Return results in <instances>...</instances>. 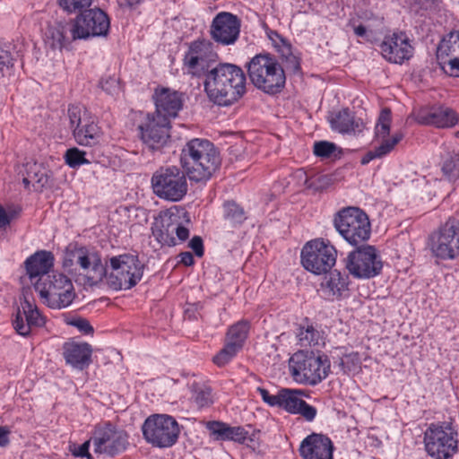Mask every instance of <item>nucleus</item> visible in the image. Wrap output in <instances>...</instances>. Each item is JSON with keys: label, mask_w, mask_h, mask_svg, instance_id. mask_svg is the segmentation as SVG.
I'll return each mask as SVG.
<instances>
[{"label": "nucleus", "mask_w": 459, "mask_h": 459, "mask_svg": "<svg viewBox=\"0 0 459 459\" xmlns=\"http://www.w3.org/2000/svg\"><path fill=\"white\" fill-rule=\"evenodd\" d=\"M210 101L221 107L238 102L247 91V78L242 68L231 63H218L204 80Z\"/></svg>", "instance_id": "obj_1"}, {"label": "nucleus", "mask_w": 459, "mask_h": 459, "mask_svg": "<svg viewBox=\"0 0 459 459\" xmlns=\"http://www.w3.org/2000/svg\"><path fill=\"white\" fill-rule=\"evenodd\" d=\"M179 160L188 178L195 182L209 180L221 164L219 150L211 141L201 138L188 141Z\"/></svg>", "instance_id": "obj_2"}, {"label": "nucleus", "mask_w": 459, "mask_h": 459, "mask_svg": "<svg viewBox=\"0 0 459 459\" xmlns=\"http://www.w3.org/2000/svg\"><path fill=\"white\" fill-rule=\"evenodd\" d=\"M252 83L264 93L274 95L282 91L286 82L284 69L269 55H256L247 65Z\"/></svg>", "instance_id": "obj_3"}, {"label": "nucleus", "mask_w": 459, "mask_h": 459, "mask_svg": "<svg viewBox=\"0 0 459 459\" xmlns=\"http://www.w3.org/2000/svg\"><path fill=\"white\" fill-rule=\"evenodd\" d=\"M330 360L325 354L299 351L289 360L290 373L299 384L316 385L330 372Z\"/></svg>", "instance_id": "obj_4"}, {"label": "nucleus", "mask_w": 459, "mask_h": 459, "mask_svg": "<svg viewBox=\"0 0 459 459\" xmlns=\"http://www.w3.org/2000/svg\"><path fill=\"white\" fill-rule=\"evenodd\" d=\"M333 222L338 233L351 246H360L370 238L369 218L359 207L348 206L341 209L334 214Z\"/></svg>", "instance_id": "obj_5"}, {"label": "nucleus", "mask_w": 459, "mask_h": 459, "mask_svg": "<svg viewBox=\"0 0 459 459\" xmlns=\"http://www.w3.org/2000/svg\"><path fill=\"white\" fill-rule=\"evenodd\" d=\"M34 287L43 302L53 309L68 307L76 297L72 281L60 273L39 278Z\"/></svg>", "instance_id": "obj_6"}, {"label": "nucleus", "mask_w": 459, "mask_h": 459, "mask_svg": "<svg viewBox=\"0 0 459 459\" xmlns=\"http://www.w3.org/2000/svg\"><path fill=\"white\" fill-rule=\"evenodd\" d=\"M186 169L178 166H163L152 175L151 182L153 193L160 199L179 202L188 191Z\"/></svg>", "instance_id": "obj_7"}, {"label": "nucleus", "mask_w": 459, "mask_h": 459, "mask_svg": "<svg viewBox=\"0 0 459 459\" xmlns=\"http://www.w3.org/2000/svg\"><path fill=\"white\" fill-rule=\"evenodd\" d=\"M108 283L113 290H130L143 278L144 264L138 255L123 254L110 258Z\"/></svg>", "instance_id": "obj_8"}, {"label": "nucleus", "mask_w": 459, "mask_h": 459, "mask_svg": "<svg viewBox=\"0 0 459 459\" xmlns=\"http://www.w3.org/2000/svg\"><path fill=\"white\" fill-rule=\"evenodd\" d=\"M457 431L449 423L430 424L424 433L428 455L435 459H448L458 450Z\"/></svg>", "instance_id": "obj_9"}, {"label": "nucleus", "mask_w": 459, "mask_h": 459, "mask_svg": "<svg viewBox=\"0 0 459 459\" xmlns=\"http://www.w3.org/2000/svg\"><path fill=\"white\" fill-rule=\"evenodd\" d=\"M74 265H79L86 273L87 281L91 286L97 285L107 274V269L100 256L77 243H70L66 247L63 261L65 268Z\"/></svg>", "instance_id": "obj_10"}, {"label": "nucleus", "mask_w": 459, "mask_h": 459, "mask_svg": "<svg viewBox=\"0 0 459 459\" xmlns=\"http://www.w3.org/2000/svg\"><path fill=\"white\" fill-rule=\"evenodd\" d=\"M142 430L144 439L153 446L160 448L172 446L179 435L177 420L166 414L149 416L144 420Z\"/></svg>", "instance_id": "obj_11"}, {"label": "nucleus", "mask_w": 459, "mask_h": 459, "mask_svg": "<svg viewBox=\"0 0 459 459\" xmlns=\"http://www.w3.org/2000/svg\"><path fill=\"white\" fill-rule=\"evenodd\" d=\"M300 257L307 271L319 275L328 273L335 264L337 250L329 242L316 238L304 245Z\"/></svg>", "instance_id": "obj_12"}, {"label": "nucleus", "mask_w": 459, "mask_h": 459, "mask_svg": "<svg viewBox=\"0 0 459 459\" xmlns=\"http://www.w3.org/2000/svg\"><path fill=\"white\" fill-rule=\"evenodd\" d=\"M345 267L357 279H370L380 274L383 262L374 246L362 244L349 253Z\"/></svg>", "instance_id": "obj_13"}, {"label": "nucleus", "mask_w": 459, "mask_h": 459, "mask_svg": "<svg viewBox=\"0 0 459 459\" xmlns=\"http://www.w3.org/2000/svg\"><path fill=\"white\" fill-rule=\"evenodd\" d=\"M137 125L138 136L151 150L159 151L170 138V121L155 113L140 112Z\"/></svg>", "instance_id": "obj_14"}, {"label": "nucleus", "mask_w": 459, "mask_h": 459, "mask_svg": "<svg viewBox=\"0 0 459 459\" xmlns=\"http://www.w3.org/2000/svg\"><path fill=\"white\" fill-rule=\"evenodd\" d=\"M73 38L87 39L94 37H106L110 28L108 15L100 8H87L72 20Z\"/></svg>", "instance_id": "obj_15"}, {"label": "nucleus", "mask_w": 459, "mask_h": 459, "mask_svg": "<svg viewBox=\"0 0 459 459\" xmlns=\"http://www.w3.org/2000/svg\"><path fill=\"white\" fill-rule=\"evenodd\" d=\"M429 247L431 254L442 260L459 256V221L449 219L437 231L430 234Z\"/></svg>", "instance_id": "obj_16"}, {"label": "nucleus", "mask_w": 459, "mask_h": 459, "mask_svg": "<svg viewBox=\"0 0 459 459\" xmlns=\"http://www.w3.org/2000/svg\"><path fill=\"white\" fill-rule=\"evenodd\" d=\"M152 230L155 239L162 246H176L175 234L180 241L189 237V230L181 224L179 212L176 208L161 212L155 219Z\"/></svg>", "instance_id": "obj_17"}, {"label": "nucleus", "mask_w": 459, "mask_h": 459, "mask_svg": "<svg viewBox=\"0 0 459 459\" xmlns=\"http://www.w3.org/2000/svg\"><path fill=\"white\" fill-rule=\"evenodd\" d=\"M91 440L96 454H103L109 457L123 453L129 445L128 434L110 422L97 427Z\"/></svg>", "instance_id": "obj_18"}, {"label": "nucleus", "mask_w": 459, "mask_h": 459, "mask_svg": "<svg viewBox=\"0 0 459 459\" xmlns=\"http://www.w3.org/2000/svg\"><path fill=\"white\" fill-rule=\"evenodd\" d=\"M240 27L241 21L237 15L228 12H221L215 15L212 22L210 35L217 43L224 46L231 45L238 40Z\"/></svg>", "instance_id": "obj_19"}, {"label": "nucleus", "mask_w": 459, "mask_h": 459, "mask_svg": "<svg viewBox=\"0 0 459 459\" xmlns=\"http://www.w3.org/2000/svg\"><path fill=\"white\" fill-rule=\"evenodd\" d=\"M383 57L390 63L403 64L413 55V48L404 32H394L385 36L380 44Z\"/></svg>", "instance_id": "obj_20"}, {"label": "nucleus", "mask_w": 459, "mask_h": 459, "mask_svg": "<svg viewBox=\"0 0 459 459\" xmlns=\"http://www.w3.org/2000/svg\"><path fill=\"white\" fill-rule=\"evenodd\" d=\"M152 98L155 104L153 113L169 121L178 117L183 108L184 93L168 87H157Z\"/></svg>", "instance_id": "obj_21"}, {"label": "nucleus", "mask_w": 459, "mask_h": 459, "mask_svg": "<svg viewBox=\"0 0 459 459\" xmlns=\"http://www.w3.org/2000/svg\"><path fill=\"white\" fill-rule=\"evenodd\" d=\"M333 449L327 436L312 433L302 440L299 451L303 459H333Z\"/></svg>", "instance_id": "obj_22"}, {"label": "nucleus", "mask_w": 459, "mask_h": 459, "mask_svg": "<svg viewBox=\"0 0 459 459\" xmlns=\"http://www.w3.org/2000/svg\"><path fill=\"white\" fill-rule=\"evenodd\" d=\"M392 121L391 109L385 108L381 110L376 126V136L381 139V143L376 148L380 155L385 157L390 153L403 138V134L397 132L389 137Z\"/></svg>", "instance_id": "obj_23"}, {"label": "nucleus", "mask_w": 459, "mask_h": 459, "mask_svg": "<svg viewBox=\"0 0 459 459\" xmlns=\"http://www.w3.org/2000/svg\"><path fill=\"white\" fill-rule=\"evenodd\" d=\"M419 124L436 127H452L458 122V116L452 108L444 106H433L421 108L416 115Z\"/></svg>", "instance_id": "obj_24"}, {"label": "nucleus", "mask_w": 459, "mask_h": 459, "mask_svg": "<svg viewBox=\"0 0 459 459\" xmlns=\"http://www.w3.org/2000/svg\"><path fill=\"white\" fill-rule=\"evenodd\" d=\"M13 325L18 334L27 336L30 334L32 327L43 326L45 319L39 313L37 306L25 298L22 303V310L18 308Z\"/></svg>", "instance_id": "obj_25"}, {"label": "nucleus", "mask_w": 459, "mask_h": 459, "mask_svg": "<svg viewBox=\"0 0 459 459\" xmlns=\"http://www.w3.org/2000/svg\"><path fill=\"white\" fill-rule=\"evenodd\" d=\"M257 392L268 405L279 407L292 414H295L302 401L300 398L302 392L299 390L282 388L276 394H271L268 390L258 387Z\"/></svg>", "instance_id": "obj_26"}, {"label": "nucleus", "mask_w": 459, "mask_h": 459, "mask_svg": "<svg viewBox=\"0 0 459 459\" xmlns=\"http://www.w3.org/2000/svg\"><path fill=\"white\" fill-rule=\"evenodd\" d=\"M91 355L92 348L87 342L69 341L63 344V356L65 362L76 369L87 368L92 362Z\"/></svg>", "instance_id": "obj_27"}, {"label": "nucleus", "mask_w": 459, "mask_h": 459, "mask_svg": "<svg viewBox=\"0 0 459 459\" xmlns=\"http://www.w3.org/2000/svg\"><path fill=\"white\" fill-rule=\"evenodd\" d=\"M206 429L209 430L213 440L217 441H234L244 443L247 438L248 432L241 426L232 427L228 423L212 420L206 423Z\"/></svg>", "instance_id": "obj_28"}, {"label": "nucleus", "mask_w": 459, "mask_h": 459, "mask_svg": "<svg viewBox=\"0 0 459 459\" xmlns=\"http://www.w3.org/2000/svg\"><path fill=\"white\" fill-rule=\"evenodd\" d=\"M328 120L332 129L341 134H355L361 133L365 128L362 119L355 117L349 108H342L332 114Z\"/></svg>", "instance_id": "obj_29"}, {"label": "nucleus", "mask_w": 459, "mask_h": 459, "mask_svg": "<svg viewBox=\"0 0 459 459\" xmlns=\"http://www.w3.org/2000/svg\"><path fill=\"white\" fill-rule=\"evenodd\" d=\"M54 265V255L49 251H38L25 261L27 273L30 279L45 278Z\"/></svg>", "instance_id": "obj_30"}, {"label": "nucleus", "mask_w": 459, "mask_h": 459, "mask_svg": "<svg viewBox=\"0 0 459 459\" xmlns=\"http://www.w3.org/2000/svg\"><path fill=\"white\" fill-rule=\"evenodd\" d=\"M76 143L83 146H94L100 143L102 131L91 117H84L83 124L74 129Z\"/></svg>", "instance_id": "obj_31"}, {"label": "nucleus", "mask_w": 459, "mask_h": 459, "mask_svg": "<svg viewBox=\"0 0 459 459\" xmlns=\"http://www.w3.org/2000/svg\"><path fill=\"white\" fill-rule=\"evenodd\" d=\"M48 182V171L42 164L37 162L26 164V175L22 178L25 188L29 189L31 185L35 191L41 192Z\"/></svg>", "instance_id": "obj_32"}, {"label": "nucleus", "mask_w": 459, "mask_h": 459, "mask_svg": "<svg viewBox=\"0 0 459 459\" xmlns=\"http://www.w3.org/2000/svg\"><path fill=\"white\" fill-rule=\"evenodd\" d=\"M78 39L73 38V25H62L48 28L47 31L46 43L52 49H63L68 48V46Z\"/></svg>", "instance_id": "obj_33"}, {"label": "nucleus", "mask_w": 459, "mask_h": 459, "mask_svg": "<svg viewBox=\"0 0 459 459\" xmlns=\"http://www.w3.org/2000/svg\"><path fill=\"white\" fill-rule=\"evenodd\" d=\"M216 57L217 54L212 51V43L205 39H198L190 44L183 61L189 63L190 65H195L198 60L215 59Z\"/></svg>", "instance_id": "obj_34"}, {"label": "nucleus", "mask_w": 459, "mask_h": 459, "mask_svg": "<svg viewBox=\"0 0 459 459\" xmlns=\"http://www.w3.org/2000/svg\"><path fill=\"white\" fill-rule=\"evenodd\" d=\"M329 272V276L322 283V287L328 290L329 295L340 298L342 292L348 290V275L337 270Z\"/></svg>", "instance_id": "obj_35"}, {"label": "nucleus", "mask_w": 459, "mask_h": 459, "mask_svg": "<svg viewBox=\"0 0 459 459\" xmlns=\"http://www.w3.org/2000/svg\"><path fill=\"white\" fill-rule=\"evenodd\" d=\"M250 330V323L247 320L242 319L232 325L227 331L226 341L239 345L242 349L244 343L248 336Z\"/></svg>", "instance_id": "obj_36"}, {"label": "nucleus", "mask_w": 459, "mask_h": 459, "mask_svg": "<svg viewBox=\"0 0 459 459\" xmlns=\"http://www.w3.org/2000/svg\"><path fill=\"white\" fill-rule=\"evenodd\" d=\"M459 43V30H454L445 36L437 48V59L441 64L455 51V45Z\"/></svg>", "instance_id": "obj_37"}, {"label": "nucleus", "mask_w": 459, "mask_h": 459, "mask_svg": "<svg viewBox=\"0 0 459 459\" xmlns=\"http://www.w3.org/2000/svg\"><path fill=\"white\" fill-rule=\"evenodd\" d=\"M223 209L224 219L229 227H236L247 220L244 209L233 201L226 202Z\"/></svg>", "instance_id": "obj_38"}, {"label": "nucleus", "mask_w": 459, "mask_h": 459, "mask_svg": "<svg viewBox=\"0 0 459 459\" xmlns=\"http://www.w3.org/2000/svg\"><path fill=\"white\" fill-rule=\"evenodd\" d=\"M443 175L449 181L455 183L459 180V152H449L446 155L442 164Z\"/></svg>", "instance_id": "obj_39"}, {"label": "nucleus", "mask_w": 459, "mask_h": 459, "mask_svg": "<svg viewBox=\"0 0 459 459\" xmlns=\"http://www.w3.org/2000/svg\"><path fill=\"white\" fill-rule=\"evenodd\" d=\"M281 55L282 62L285 63L286 68L293 73L300 70L299 58L292 53L290 43L285 39L282 43L275 48Z\"/></svg>", "instance_id": "obj_40"}, {"label": "nucleus", "mask_w": 459, "mask_h": 459, "mask_svg": "<svg viewBox=\"0 0 459 459\" xmlns=\"http://www.w3.org/2000/svg\"><path fill=\"white\" fill-rule=\"evenodd\" d=\"M193 398L199 408L212 404V388L205 385L194 384L192 385Z\"/></svg>", "instance_id": "obj_41"}, {"label": "nucleus", "mask_w": 459, "mask_h": 459, "mask_svg": "<svg viewBox=\"0 0 459 459\" xmlns=\"http://www.w3.org/2000/svg\"><path fill=\"white\" fill-rule=\"evenodd\" d=\"M241 350L239 345L226 341L223 348L213 357L212 361L218 367H223L228 364Z\"/></svg>", "instance_id": "obj_42"}, {"label": "nucleus", "mask_w": 459, "mask_h": 459, "mask_svg": "<svg viewBox=\"0 0 459 459\" xmlns=\"http://www.w3.org/2000/svg\"><path fill=\"white\" fill-rule=\"evenodd\" d=\"M339 366L343 373H359L361 369V359L359 352L344 354L340 360Z\"/></svg>", "instance_id": "obj_43"}, {"label": "nucleus", "mask_w": 459, "mask_h": 459, "mask_svg": "<svg viewBox=\"0 0 459 459\" xmlns=\"http://www.w3.org/2000/svg\"><path fill=\"white\" fill-rule=\"evenodd\" d=\"M59 7L69 14L79 13L91 7L93 0H56Z\"/></svg>", "instance_id": "obj_44"}, {"label": "nucleus", "mask_w": 459, "mask_h": 459, "mask_svg": "<svg viewBox=\"0 0 459 459\" xmlns=\"http://www.w3.org/2000/svg\"><path fill=\"white\" fill-rule=\"evenodd\" d=\"M215 59H202V61H197L196 65H190L189 63H184V65L187 68L188 73L194 76L201 77L204 76V79L207 77V74H210V71L214 68Z\"/></svg>", "instance_id": "obj_45"}, {"label": "nucleus", "mask_w": 459, "mask_h": 459, "mask_svg": "<svg viewBox=\"0 0 459 459\" xmlns=\"http://www.w3.org/2000/svg\"><path fill=\"white\" fill-rule=\"evenodd\" d=\"M12 50L13 47L10 43L0 39V72L13 66L15 58Z\"/></svg>", "instance_id": "obj_46"}, {"label": "nucleus", "mask_w": 459, "mask_h": 459, "mask_svg": "<svg viewBox=\"0 0 459 459\" xmlns=\"http://www.w3.org/2000/svg\"><path fill=\"white\" fill-rule=\"evenodd\" d=\"M86 152L76 147L70 148L65 152V160L71 168H77L82 164H88L90 161L85 158Z\"/></svg>", "instance_id": "obj_47"}, {"label": "nucleus", "mask_w": 459, "mask_h": 459, "mask_svg": "<svg viewBox=\"0 0 459 459\" xmlns=\"http://www.w3.org/2000/svg\"><path fill=\"white\" fill-rule=\"evenodd\" d=\"M70 127L74 130L83 124V118L86 117V109L80 105H70L67 110Z\"/></svg>", "instance_id": "obj_48"}, {"label": "nucleus", "mask_w": 459, "mask_h": 459, "mask_svg": "<svg viewBox=\"0 0 459 459\" xmlns=\"http://www.w3.org/2000/svg\"><path fill=\"white\" fill-rule=\"evenodd\" d=\"M320 338L319 332L312 325L307 326L306 329L301 328L299 333V339L301 345H316Z\"/></svg>", "instance_id": "obj_49"}, {"label": "nucleus", "mask_w": 459, "mask_h": 459, "mask_svg": "<svg viewBox=\"0 0 459 459\" xmlns=\"http://www.w3.org/2000/svg\"><path fill=\"white\" fill-rule=\"evenodd\" d=\"M100 84L101 89L111 96H116L120 91L119 80L115 76L103 77Z\"/></svg>", "instance_id": "obj_50"}, {"label": "nucleus", "mask_w": 459, "mask_h": 459, "mask_svg": "<svg viewBox=\"0 0 459 459\" xmlns=\"http://www.w3.org/2000/svg\"><path fill=\"white\" fill-rule=\"evenodd\" d=\"M65 323L69 325L76 327L83 334H92L94 330L90 322L82 317L66 318Z\"/></svg>", "instance_id": "obj_51"}, {"label": "nucleus", "mask_w": 459, "mask_h": 459, "mask_svg": "<svg viewBox=\"0 0 459 459\" xmlns=\"http://www.w3.org/2000/svg\"><path fill=\"white\" fill-rule=\"evenodd\" d=\"M335 144L329 142H316L314 144V154L317 157L328 158L335 151Z\"/></svg>", "instance_id": "obj_52"}, {"label": "nucleus", "mask_w": 459, "mask_h": 459, "mask_svg": "<svg viewBox=\"0 0 459 459\" xmlns=\"http://www.w3.org/2000/svg\"><path fill=\"white\" fill-rule=\"evenodd\" d=\"M91 443H92V440L90 438L82 445L71 444L69 446V451L75 457H86L87 459H92L93 457L89 452Z\"/></svg>", "instance_id": "obj_53"}, {"label": "nucleus", "mask_w": 459, "mask_h": 459, "mask_svg": "<svg viewBox=\"0 0 459 459\" xmlns=\"http://www.w3.org/2000/svg\"><path fill=\"white\" fill-rule=\"evenodd\" d=\"M295 414H300L307 421H312L316 416V409L302 400Z\"/></svg>", "instance_id": "obj_54"}, {"label": "nucleus", "mask_w": 459, "mask_h": 459, "mask_svg": "<svg viewBox=\"0 0 459 459\" xmlns=\"http://www.w3.org/2000/svg\"><path fill=\"white\" fill-rule=\"evenodd\" d=\"M262 28L266 33L268 39L272 41L274 48L279 46L286 39L281 35H280L276 30H272L265 22L262 23Z\"/></svg>", "instance_id": "obj_55"}, {"label": "nucleus", "mask_w": 459, "mask_h": 459, "mask_svg": "<svg viewBox=\"0 0 459 459\" xmlns=\"http://www.w3.org/2000/svg\"><path fill=\"white\" fill-rule=\"evenodd\" d=\"M188 247L194 251L196 256L204 255V241L201 237L194 236L188 243Z\"/></svg>", "instance_id": "obj_56"}, {"label": "nucleus", "mask_w": 459, "mask_h": 459, "mask_svg": "<svg viewBox=\"0 0 459 459\" xmlns=\"http://www.w3.org/2000/svg\"><path fill=\"white\" fill-rule=\"evenodd\" d=\"M117 3L123 10H134L141 4V0H117Z\"/></svg>", "instance_id": "obj_57"}, {"label": "nucleus", "mask_w": 459, "mask_h": 459, "mask_svg": "<svg viewBox=\"0 0 459 459\" xmlns=\"http://www.w3.org/2000/svg\"><path fill=\"white\" fill-rule=\"evenodd\" d=\"M382 156L380 155L379 152H377V149L375 147L373 150L368 151L361 159V164L366 165L369 163L371 160L375 159H380Z\"/></svg>", "instance_id": "obj_58"}, {"label": "nucleus", "mask_w": 459, "mask_h": 459, "mask_svg": "<svg viewBox=\"0 0 459 459\" xmlns=\"http://www.w3.org/2000/svg\"><path fill=\"white\" fill-rule=\"evenodd\" d=\"M10 430L6 427L0 426V446L5 447L10 443Z\"/></svg>", "instance_id": "obj_59"}, {"label": "nucleus", "mask_w": 459, "mask_h": 459, "mask_svg": "<svg viewBox=\"0 0 459 459\" xmlns=\"http://www.w3.org/2000/svg\"><path fill=\"white\" fill-rule=\"evenodd\" d=\"M180 263L186 266H191L194 264L195 260L192 253L190 252H181L179 254Z\"/></svg>", "instance_id": "obj_60"}, {"label": "nucleus", "mask_w": 459, "mask_h": 459, "mask_svg": "<svg viewBox=\"0 0 459 459\" xmlns=\"http://www.w3.org/2000/svg\"><path fill=\"white\" fill-rule=\"evenodd\" d=\"M451 75L459 76V57H455L449 60Z\"/></svg>", "instance_id": "obj_61"}, {"label": "nucleus", "mask_w": 459, "mask_h": 459, "mask_svg": "<svg viewBox=\"0 0 459 459\" xmlns=\"http://www.w3.org/2000/svg\"><path fill=\"white\" fill-rule=\"evenodd\" d=\"M10 221V217L7 215L5 210L0 205V228L7 226Z\"/></svg>", "instance_id": "obj_62"}, {"label": "nucleus", "mask_w": 459, "mask_h": 459, "mask_svg": "<svg viewBox=\"0 0 459 459\" xmlns=\"http://www.w3.org/2000/svg\"><path fill=\"white\" fill-rule=\"evenodd\" d=\"M366 32H367L366 27L361 24L354 28V33L358 37H364L366 35Z\"/></svg>", "instance_id": "obj_63"}]
</instances>
